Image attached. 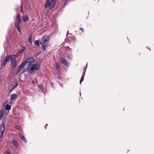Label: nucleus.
I'll use <instances>...</instances> for the list:
<instances>
[{"instance_id": "obj_1", "label": "nucleus", "mask_w": 154, "mask_h": 154, "mask_svg": "<svg viewBox=\"0 0 154 154\" xmlns=\"http://www.w3.org/2000/svg\"><path fill=\"white\" fill-rule=\"evenodd\" d=\"M49 40V38L47 35L44 36L42 38L41 44L44 49H45L48 46Z\"/></svg>"}, {"instance_id": "obj_2", "label": "nucleus", "mask_w": 154, "mask_h": 154, "mask_svg": "<svg viewBox=\"0 0 154 154\" xmlns=\"http://www.w3.org/2000/svg\"><path fill=\"white\" fill-rule=\"evenodd\" d=\"M55 4V0H46L45 6L46 8H48L50 9H51L54 8Z\"/></svg>"}, {"instance_id": "obj_3", "label": "nucleus", "mask_w": 154, "mask_h": 154, "mask_svg": "<svg viewBox=\"0 0 154 154\" xmlns=\"http://www.w3.org/2000/svg\"><path fill=\"white\" fill-rule=\"evenodd\" d=\"M21 22V20L20 19V14H17L16 21L14 23V25L17 28L18 30L20 32V24Z\"/></svg>"}, {"instance_id": "obj_4", "label": "nucleus", "mask_w": 154, "mask_h": 154, "mask_svg": "<svg viewBox=\"0 0 154 154\" xmlns=\"http://www.w3.org/2000/svg\"><path fill=\"white\" fill-rule=\"evenodd\" d=\"M40 66L38 64H34L33 63L31 66L29 71L30 73L33 72L34 71L38 70L40 69Z\"/></svg>"}, {"instance_id": "obj_5", "label": "nucleus", "mask_w": 154, "mask_h": 154, "mask_svg": "<svg viewBox=\"0 0 154 154\" xmlns=\"http://www.w3.org/2000/svg\"><path fill=\"white\" fill-rule=\"evenodd\" d=\"M10 57V55H7L6 56L4 61L2 63H1V66H4L6 65Z\"/></svg>"}, {"instance_id": "obj_6", "label": "nucleus", "mask_w": 154, "mask_h": 154, "mask_svg": "<svg viewBox=\"0 0 154 154\" xmlns=\"http://www.w3.org/2000/svg\"><path fill=\"white\" fill-rule=\"evenodd\" d=\"M60 62L66 66H69V63L66 61V60L63 58H62L61 59Z\"/></svg>"}, {"instance_id": "obj_7", "label": "nucleus", "mask_w": 154, "mask_h": 154, "mask_svg": "<svg viewBox=\"0 0 154 154\" xmlns=\"http://www.w3.org/2000/svg\"><path fill=\"white\" fill-rule=\"evenodd\" d=\"M24 61L25 62V66H26V69L29 71V70L30 69L31 66L32 64L29 63V62H26V60H24Z\"/></svg>"}, {"instance_id": "obj_8", "label": "nucleus", "mask_w": 154, "mask_h": 154, "mask_svg": "<svg viewBox=\"0 0 154 154\" xmlns=\"http://www.w3.org/2000/svg\"><path fill=\"white\" fill-rule=\"evenodd\" d=\"M5 129V124L4 122H2L1 125L0 131H1V133L3 134Z\"/></svg>"}, {"instance_id": "obj_9", "label": "nucleus", "mask_w": 154, "mask_h": 154, "mask_svg": "<svg viewBox=\"0 0 154 154\" xmlns=\"http://www.w3.org/2000/svg\"><path fill=\"white\" fill-rule=\"evenodd\" d=\"M26 62H29V63H31L33 64L34 63V58L32 57H29L26 60Z\"/></svg>"}, {"instance_id": "obj_10", "label": "nucleus", "mask_w": 154, "mask_h": 154, "mask_svg": "<svg viewBox=\"0 0 154 154\" xmlns=\"http://www.w3.org/2000/svg\"><path fill=\"white\" fill-rule=\"evenodd\" d=\"M22 20L24 22H26L29 21V18L26 15L23 17Z\"/></svg>"}, {"instance_id": "obj_11", "label": "nucleus", "mask_w": 154, "mask_h": 154, "mask_svg": "<svg viewBox=\"0 0 154 154\" xmlns=\"http://www.w3.org/2000/svg\"><path fill=\"white\" fill-rule=\"evenodd\" d=\"M39 88L42 91L43 93H45L46 91V90L45 88L44 87L43 85H40L39 86Z\"/></svg>"}, {"instance_id": "obj_12", "label": "nucleus", "mask_w": 154, "mask_h": 154, "mask_svg": "<svg viewBox=\"0 0 154 154\" xmlns=\"http://www.w3.org/2000/svg\"><path fill=\"white\" fill-rule=\"evenodd\" d=\"M17 61L11 62V64L12 67L13 68H15L17 66Z\"/></svg>"}, {"instance_id": "obj_13", "label": "nucleus", "mask_w": 154, "mask_h": 154, "mask_svg": "<svg viewBox=\"0 0 154 154\" xmlns=\"http://www.w3.org/2000/svg\"><path fill=\"white\" fill-rule=\"evenodd\" d=\"M25 49V48L24 47H23L17 53V55L19 56L20 54L22 53Z\"/></svg>"}, {"instance_id": "obj_14", "label": "nucleus", "mask_w": 154, "mask_h": 154, "mask_svg": "<svg viewBox=\"0 0 154 154\" xmlns=\"http://www.w3.org/2000/svg\"><path fill=\"white\" fill-rule=\"evenodd\" d=\"M17 94H12L10 98V100H12L13 99H16L17 98Z\"/></svg>"}, {"instance_id": "obj_15", "label": "nucleus", "mask_w": 154, "mask_h": 154, "mask_svg": "<svg viewBox=\"0 0 154 154\" xmlns=\"http://www.w3.org/2000/svg\"><path fill=\"white\" fill-rule=\"evenodd\" d=\"M13 144L14 146L16 147L17 146V143L15 139L12 138Z\"/></svg>"}, {"instance_id": "obj_16", "label": "nucleus", "mask_w": 154, "mask_h": 154, "mask_svg": "<svg viewBox=\"0 0 154 154\" xmlns=\"http://www.w3.org/2000/svg\"><path fill=\"white\" fill-rule=\"evenodd\" d=\"M20 137L22 138V139L23 140V141L25 142L26 143L27 142V140L26 139L24 136L22 134H20Z\"/></svg>"}, {"instance_id": "obj_17", "label": "nucleus", "mask_w": 154, "mask_h": 154, "mask_svg": "<svg viewBox=\"0 0 154 154\" xmlns=\"http://www.w3.org/2000/svg\"><path fill=\"white\" fill-rule=\"evenodd\" d=\"M25 61H24L19 66V68L20 69H22L23 66H25Z\"/></svg>"}, {"instance_id": "obj_18", "label": "nucleus", "mask_w": 154, "mask_h": 154, "mask_svg": "<svg viewBox=\"0 0 154 154\" xmlns=\"http://www.w3.org/2000/svg\"><path fill=\"white\" fill-rule=\"evenodd\" d=\"M11 109V105L7 104L5 106V109L6 110H9Z\"/></svg>"}, {"instance_id": "obj_19", "label": "nucleus", "mask_w": 154, "mask_h": 154, "mask_svg": "<svg viewBox=\"0 0 154 154\" xmlns=\"http://www.w3.org/2000/svg\"><path fill=\"white\" fill-rule=\"evenodd\" d=\"M13 56H14V57H13V56H10V58L11 59V62H13V61H16L15 60V56L14 55H13Z\"/></svg>"}, {"instance_id": "obj_20", "label": "nucleus", "mask_w": 154, "mask_h": 154, "mask_svg": "<svg viewBox=\"0 0 154 154\" xmlns=\"http://www.w3.org/2000/svg\"><path fill=\"white\" fill-rule=\"evenodd\" d=\"M55 68L57 70H58L60 69V67H59V63H58L57 62L56 63L55 65Z\"/></svg>"}, {"instance_id": "obj_21", "label": "nucleus", "mask_w": 154, "mask_h": 154, "mask_svg": "<svg viewBox=\"0 0 154 154\" xmlns=\"http://www.w3.org/2000/svg\"><path fill=\"white\" fill-rule=\"evenodd\" d=\"M87 64H86V66L84 68V69H85V70H84V72L83 73V74H82V76H83L84 77L85 75V72H86V68H87Z\"/></svg>"}, {"instance_id": "obj_22", "label": "nucleus", "mask_w": 154, "mask_h": 154, "mask_svg": "<svg viewBox=\"0 0 154 154\" xmlns=\"http://www.w3.org/2000/svg\"><path fill=\"white\" fill-rule=\"evenodd\" d=\"M40 42V41L39 40H37L36 41V43L37 46H39V45Z\"/></svg>"}, {"instance_id": "obj_23", "label": "nucleus", "mask_w": 154, "mask_h": 154, "mask_svg": "<svg viewBox=\"0 0 154 154\" xmlns=\"http://www.w3.org/2000/svg\"><path fill=\"white\" fill-rule=\"evenodd\" d=\"M20 69L19 68H18L16 72V74L17 75L20 72Z\"/></svg>"}, {"instance_id": "obj_24", "label": "nucleus", "mask_w": 154, "mask_h": 154, "mask_svg": "<svg viewBox=\"0 0 154 154\" xmlns=\"http://www.w3.org/2000/svg\"><path fill=\"white\" fill-rule=\"evenodd\" d=\"M15 84H16L15 85L13 86V85H12L13 86V88L14 89H15L18 85V83L17 82H16L15 83Z\"/></svg>"}, {"instance_id": "obj_25", "label": "nucleus", "mask_w": 154, "mask_h": 154, "mask_svg": "<svg viewBox=\"0 0 154 154\" xmlns=\"http://www.w3.org/2000/svg\"><path fill=\"white\" fill-rule=\"evenodd\" d=\"M84 79V76H82L80 81V83L81 84L82 83V82L83 81Z\"/></svg>"}, {"instance_id": "obj_26", "label": "nucleus", "mask_w": 154, "mask_h": 154, "mask_svg": "<svg viewBox=\"0 0 154 154\" xmlns=\"http://www.w3.org/2000/svg\"><path fill=\"white\" fill-rule=\"evenodd\" d=\"M3 116V113L2 112H0V119H1Z\"/></svg>"}, {"instance_id": "obj_27", "label": "nucleus", "mask_w": 154, "mask_h": 154, "mask_svg": "<svg viewBox=\"0 0 154 154\" xmlns=\"http://www.w3.org/2000/svg\"><path fill=\"white\" fill-rule=\"evenodd\" d=\"M32 38L31 37V36L29 38V42L30 43H32Z\"/></svg>"}, {"instance_id": "obj_28", "label": "nucleus", "mask_w": 154, "mask_h": 154, "mask_svg": "<svg viewBox=\"0 0 154 154\" xmlns=\"http://www.w3.org/2000/svg\"><path fill=\"white\" fill-rule=\"evenodd\" d=\"M20 8H21V12L22 13H23V14L24 13V12L23 11V7L22 5H21L20 6Z\"/></svg>"}, {"instance_id": "obj_29", "label": "nucleus", "mask_w": 154, "mask_h": 154, "mask_svg": "<svg viewBox=\"0 0 154 154\" xmlns=\"http://www.w3.org/2000/svg\"><path fill=\"white\" fill-rule=\"evenodd\" d=\"M67 57L69 59H71L72 57V56L70 55H68L67 56Z\"/></svg>"}, {"instance_id": "obj_30", "label": "nucleus", "mask_w": 154, "mask_h": 154, "mask_svg": "<svg viewBox=\"0 0 154 154\" xmlns=\"http://www.w3.org/2000/svg\"><path fill=\"white\" fill-rule=\"evenodd\" d=\"M15 128L17 130H19L20 128V126H16Z\"/></svg>"}, {"instance_id": "obj_31", "label": "nucleus", "mask_w": 154, "mask_h": 154, "mask_svg": "<svg viewBox=\"0 0 154 154\" xmlns=\"http://www.w3.org/2000/svg\"><path fill=\"white\" fill-rule=\"evenodd\" d=\"M14 89V88H13V87H12V88H11L10 89V92H12V91H13Z\"/></svg>"}, {"instance_id": "obj_32", "label": "nucleus", "mask_w": 154, "mask_h": 154, "mask_svg": "<svg viewBox=\"0 0 154 154\" xmlns=\"http://www.w3.org/2000/svg\"><path fill=\"white\" fill-rule=\"evenodd\" d=\"M3 134H2V133H0V139L2 137Z\"/></svg>"}, {"instance_id": "obj_33", "label": "nucleus", "mask_w": 154, "mask_h": 154, "mask_svg": "<svg viewBox=\"0 0 154 154\" xmlns=\"http://www.w3.org/2000/svg\"><path fill=\"white\" fill-rule=\"evenodd\" d=\"M6 154H11V153L9 151H7Z\"/></svg>"}, {"instance_id": "obj_34", "label": "nucleus", "mask_w": 154, "mask_h": 154, "mask_svg": "<svg viewBox=\"0 0 154 154\" xmlns=\"http://www.w3.org/2000/svg\"><path fill=\"white\" fill-rule=\"evenodd\" d=\"M80 29L81 30V31L82 32H83L84 31L83 28H80Z\"/></svg>"}, {"instance_id": "obj_35", "label": "nucleus", "mask_w": 154, "mask_h": 154, "mask_svg": "<svg viewBox=\"0 0 154 154\" xmlns=\"http://www.w3.org/2000/svg\"><path fill=\"white\" fill-rule=\"evenodd\" d=\"M68 33H69V31H68L67 32V35L68 34Z\"/></svg>"}, {"instance_id": "obj_36", "label": "nucleus", "mask_w": 154, "mask_h": 154, "mask_svg": "<svg viewBox=\"0 0 154 154\" xmlns=\"http://www.w3.org/2000/svg\"><path fill=\"white\" fill-rule=\"evenodd\" d=\"M48 124H46V125L45 126H48Z\"/></svg>"}, {"instance_id": "obj_37", "label": "nucleus", "mask_w": 154, "mask_h": 154, "mask_svg": "<svg viewBox=\"0 0 154 154\" xmlns=\"http://www.w3.org/2000/svg\"><path fill=\"white\" fill-rule=\"evenodd\" d=\"M46 127H47V126H45V129H46Z\"/></svg>"}]
</instances>
